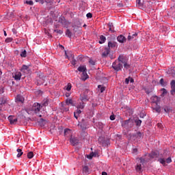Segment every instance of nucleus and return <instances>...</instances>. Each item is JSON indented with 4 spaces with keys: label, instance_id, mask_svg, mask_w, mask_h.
<instances>
[{
    "label": "nucleus",
    "instance_id": "4c0bfd02",
    "mask_svg": "<svg viewBox=\"0 0 175 175\" xmlns=\"http://www.w3.org/2000/svg\"><path fill=\"white\" fill-rule=\"evenodd\" d=\"M98 88H100V91L101 93L105 92V90H106V87H102V85H98Z\"/></svg>",
    "mask_w": 175,
    "mask_h": 175
},
{
    "label": "nucleus",
    "instance_id": "cd10ccee",
    "mask_svg": "<svg viewBox=\"0 0 175 175\" xmlns=\"http://www.w3.org/2000/svg\"><path fill=\"white\" fill-rule=\"evenodd\" d=\"M135 169L138 173H142V164H137Z\"/></svg>",
    "mask_w": 175,
    "mask_h": 175
},
{
    "label": "nucleus",
    "instance_id": "9d476101",
    "mask_svg": "<svg viewBox=\"0 0 175 175\" xmlns=\"http://www.w3.org/2000/svg\"><path fill=\"white\" fill-rule=\"evenodd\" d=\"M117 40L119 43H125L126 42V38L123 35H120L117 37Z\"/></svg>",
    "mask_w": 175,
    "mask_h": 175
},
{
    "label": "nucleus",
    "instance_id": "7ed1b4c3",
    "mask_svg": "<svg viewBox=\"0 0 175 175\" xmlns=\"http://www.w3.org/2000/svg\"><path fill=\"white\" fill-rule=\"evenodd\" d=\"M36 83L37 85H42V84L44 83V80H46V77L43 75V73H38L36 78Z\"/></svg>",
    "mask_w": 175,
    "mask_h": 175
},
{
    "label": "nucleus",
    "instance_id": "393cba45",
    "mask_svg": "<svg viewBox=\"0 0 175 175\" xmlns=\"http://www.w3.org/2000/svg\"><path fill=\"white\" fill-rule=\"evenodd\" d=\"M81 100L82 102H84L85 100H88V96L85 94H81Z\"/></svg>",
    "mask_w": 175,
    "mask_h": 175
},
{
    "label": "nucleus",
    "instance_id": "603ef678",
    "mask_svg": "<svg viewBox=\"0 0 175 175\" xmlns=\"http://www.w3.org/2000/svg\"><path fill=\"white\" fill-rule=\"evenodd\" d=\"M6 103V100L1 98L0 99V105H5Z\"/></svg>",
    "mask_w": 175,
    "mask_h": 175
},
{
    "label": "nucleus",
    "instance_id": "a18cd8bd",
    "mask_svg": "<svg viewBox=\"0 0 175 175\" xmlns=\"http://www.w3.org/2000/svg\"><path fill=\"white\" fill-rule=\"evenodd\" d=\"M95 61L94 60H93L92 59H90V60H89V64H90V65H92V66H94V65H95Z\"/></svg>",
    "mask_w": 175,
    "mask_h": 175
},
{
    "label": "nucleus",
    "instance_id": "09e8293b",
    "mask_svg": "<svg viewBox=\"0 0 175 175\" xmlns=\"http://www.w3.org/2000/svg\"><path fill=\"white\" fill-rule=\"evenodd\" d=\"M171 88H175V80H172L170 83Z\"/></svg>",
    "mask_w": 175,
    "mask_h": 175
},
{
    "label": "nucleus",
    "instance_id": "72a5a7b5",
    "mask_svg": "<svg viewBox=\"0 0 175 175\" xmlns=\"http://www.w3.org/2000/svg\"><path fill=\"white\" fill-rule=\"evenodd\" d=\"M94 156H95V154L94 153V152H90V154H88L87 156V159H92V158H94Z\"/></svg>",
    "mask_w": 175,
    "mask_h": 175
},
{
    "label": "nucleus",
    "instance_id": "a19ab883",
    "mask_svg": "<svg viewBox=\"0 0 175 175\" xmlns=\"http://www.w3.org/2000/svg\"><path fill=\"white\" fill-rule=\"evenodd\" d=\"M158 161L160 162L161 165H165V163H166V160H165V159H159Z\"/></svg>",
    "mask_w": 175,
    "mask_h": 175
},
{
    "label": "nucleus",
    "instance_id": "aec40b11",
    "mask_svg": "<svg viewBox=\"0 0 175 175\" xmlns=\"http://www.w3.org/2000/svg\"><path fill=\"white\" fill-rule=\"evenodd\" d=\"M29 70V67L26 65H23L21 69V71L23 73H27Z\"/></svg>",
    "mask_w": 175,
    "mask_h": 175
},
{
    "label": "nucleus",
    "instance_id": "4d7b16f0",
    "mask_svg": "<svg viewBox=\"0 0 175 175\" xmlns=\"http://www.w3.org/2000/svg\"><path fill=\"white\" fill-rule=\"evenodd\" d=\"M86 17H88V18H92V14L90 12L88 13Z\"/></svg>",
    "mask_w": 175,
    "mask_h": 175
},
{
    "label": "nucleus",
    "instance_id": "5fc2aeb1",
    "mask_svg": "<svg viewBox=\"0 0 175 175\" xmlns=\"http://www.w3.org/2000/svg\"><path fill=\"white\" fill-rule=\"evenodd\" d=\"M159 83L161 85H165V81L163 80V78H161L159 81Z\"/></svg>",
    "mask_w": 175,
    "mask_h": 175
},
{
    "label": "nucleus",
    "instance_id": "6ab92c4d",
    "mask_svg": "<svg viewBox=\"0 0 175 175\" xmlns=\"http://www.w3.org/2000/svg\"><path fill=\"white\" fill-rule=\"evenodd\" d=\"M84 107H85V103H84L83 101L79 103L77 105V109H79V110H83V109H84Z\"/></svg>",
    "mask_w": 175,
    "mask_h": 175
},
{
    "label": "nucleus",
    "instance_id": "2f4dec72",
    "mask_svg": "<svg viewBox=\"0 0 175 175\" xmlns=\"http://www.w3.org/2000/svg\"><path fill=\"white\" fill-rule=\"evenodd\" d=\"M135 122L137 126H140V125H142V120L136 119V120H135Z\"/></svg>",
    "mask_w": 175,
    "mask_h": 175
},
{
    "label": "nucleus",
    "instance_id": "7c9ffc66",
    "mask_svg": "<svg viewBox=\"0 0 175 175\" xmlns=\"http://www.w3.org/2000/svg\"><path fill=\"white\" fill-rule=\"evenodd\" d=\"M24 3H27V5H29L30 6H33V1L32 0H26V1H24Z\"/></svg>",
    "mask_w": 175,
    "mask_h": 175
},
{
    "label": "nucleus",
    "instance_id": "13d9d810",
    "mask_svg": "<svg viewBox=\"0 0 175 175\" xmlns=\"http://www.w3.org/2000/svg\"><path fill=\"white\" fill-rule=\"evenodd\" d=\"M139 161H140V163H142V165H144V162H146V159H144L142 157L139 158Z\"/></svg>",
    "mask_w": 175,
    "mask_h": 175
},
{
    "label": "nucleus",
    "instance_id": "473e14b6",
    "mask_svg": "<svg viewBox=\"0 0 175 175\" xmlns=\"http://www.w3.org/2000/svg\"><path fill=\"white\" fill-rule=\"evenodd\" d=\"M66 35L68 37V38H72V31H70V30H69V29H68L66 31Z\"/></svg>",
    "mask_w": 175,
    "mask_h": 175
},
{
    "label": "nucleus",
    "instance_id": "6e6d98bb",
    "mask_svg": "<svg viewBox=\"0 0 175 175\" xmlns=\"http://www.w3.org/2000/svg\"><path fill=\"white\" fill-rule=\"evenodd\" d=\"M72 65H76V60L75 59V55H72V61L71 62Z\"/></svg>",
    "mask_w": 175,
    "mask_h": 175
},
{
    "label": "nucleus",
    "instance_id": "79ce46f5",
    "mask_svg": "<svg viewBox=\"0 0 175 175\" xmlns=\"http://www.w3.org/2000/svg\"><path fill=\"white\" fill-rule=\"evenodd\" d=\"M127 62H126L124 64H123L125 69H129V68H131V65H129Z\"/></svg>",
    "mask_w": 175,
    "mask_h": 175
},
{
    "label": "nucleus",
    "instance_id": "3c124183",
    "mask_svg": "<svg viewBox=\"0 0 175 175\" xmlns=\"http://www.w3.org/2000/svg\"><path fill=\"white\" fill-rule=\"evenodd\" d=\"M13 41V38H8L7 39H5V42L6 43H10V42Z\"/></svg>",
    "mask_w": 175,
    "mask_h": 175
},
{
    "label": "nucleus",
    "instance_id": "0e129e2a",
    "mask_svg": "<svg viewBox=\"0 0 175 175\" xmlns=\"http://www.w3.org/2000/svg\"><path fill=\"white\" fill-rule=\"evenodd\" d=\"M108 27H109V28L114 29V26L113 25V23H109L108 24Z\"/></svg>",
    "mask_w": 175,
    "mask_h": 175
},
{
    "label": "nucleus",
    "instance_id": "f8f14e48",
    "mask_svg": "<svg viewBox=\"0 0 175 175\" xmlns=\"http://www.w3.org/2000/svg\"><path fill=\"white\" fill-rule=\"evenodd\" d=\"M8 120L12 125H13L17 122V118H15L14 116H10L8 117Z\"/></svg>",
    "mask_w": 175,
    "mask_h": 175
},
{
    "label": "nucleus",
    "instance_id": "e2e57ef3",
    "mask_svg": "<svg viewBox=\"0 0 175 175\" xmlns=\"http://www.w3.org/2000/svg\"><path fill=\"white\" fill-rule=\"evenodd\" d=\"M36 2H38V3H41V5H43V3H44V0H35Z\"/></svg>",
    "mask_w": 175,
    "mask_h": 175
},
{
    "label": "nucleus",
    "instance_id": "8fccbe9b",
    "mask_svg": "<svg viewBox=\"0 0 175 175\" xmlns=\"http://www.w3.org/2000/svg\"><path fill=\"white\" fill-rule=\"evenodd\" d=\"M44 2L48 5H53V0H45Z\"/></svg>",
    "mask_w": 175,
    "mask_h": 175
},
{
    "label": "nucleus",
    "instance_id": "423d86ee",
    "mask_svg": "<svg viewBox=\"0 0 175 175\" xmlns=\"http://www.w3.org/2000/svg\"><path fill=\"white\" fill-rule=\"evenodd\" d=\"M58 21L64 27H66V25H68V21H66V19L64 16H60L59 18V21Z\"/></svg>",
    "mask_w": 175,
    "mask_h": 175
},
{
    "label": "nucleus",
    "instance_id": "49530a36",
    "mask_svg": "<svg viewBox=\"0 0 175 175\" xmlns=\"http://www.w3.org/2000/svg\"><path fill=\"white\" fill-rule=\"evenodd\" d=\"M161 91L163 92L161 94L163 95V96H164V95H166V94H167V90H166V89L165 88L161 89Z\"/></svg>",
    "mask_w": 175,
    "mask_h": 175
},
{
    "label": "nucleus",
    "instance_id": "20e7f679",
    "mask_svg": "<svg viewBox=\"0 0 175 175\" xmlns=\"http://www.w3.org/2000/svg\"><path fill=\"white\" fill-rule=\"evenodd\" d=\"M112 68L116 72H120V70H122L123 66L118 60H116L112 64Z\"/></svg>",
    "mask_w": 175,
    "mask_h": 175
},
{
    "label": "nucleus",
    "instance_id": "c85d7f7f",
    "mask_svg": "<svg viewBox=\"0 0 175 175\" xmlns=\"http://www.w3.org/2000/svg\"><path fill=\"white\" fill-rule=\"evenodd\" d=\"M43 106H44V107L49 106V100L45 99V100H44L42 101L41 107H43Z\"/></svg>",
    "mask_w": 175,
    "mask_h": 175
},
{
    "label": "nucleus",
    "instance_id": "4be33fe9",
    "mask_svg": "<svg viewBox=\"0 0 175 175\" xmlns=\"http://www.w3.org/2000/svg\"><path fill=\"white\" fill-rule=\"evenodd\" d=\"M77 70L78 72H81L83 73V72H85V70H87V67L85 66H80L79 67H78Z\"/></svg>",
    "mask_w": 175,
    "mask_h": 175
},
{
    "label": "nucleus",
    "instance_id": "864d4df0",
    "mask_svg": "<svg viewBox=\"0 0 175 175\" xmlns=\"http://www.w3.org/2000/svg\"><path fill=\"white\" fill-rule=\"evenodd\" d=\"M131 77H129L128 78L125 79L124 83L125 84H129Z\"/></svg>",
    "mask_w": 175,
    "mask_h": 175
},
{
    "label": "nucleus",
    "instance_id": "69168bd1",
    "mask_svg": "<svg viewBox=\"0 0 175 175\" xmlns=\"http://www.w3.org/2000/svg\"><path fill=\"white\" fill-rule=\"evenodd\" d=\"M110 120H111V121H114V120H116V116L111 115L110 116Z\"/></svg>",
    "mask_w": 175,
    "mask_h": 175
},
{
    "label": "nucleus",
    "instance_id": "f257e3e1",
    "mask_svg": "<svg viewBox=\"0 0 175 175\" xmlns=\"http://www.w3.org/2000/svg\"><path fill=\"white\" fill-rule=\"evenodd\" d=\"M40 107H42L40 104L35 103L31 108L27 109L26 111L28 114H37L38 117H42V115L39 114Z\"/></svg>",
    "mask_w": 175,
    "mask_h": 175
},
{
    "label": "nucleus",
    "instance_id": "e433bc0d",
    "mask_svg": "<svg viewBox=\"0 0 175 175\" xmlns=\"http://www.w3.org/2000/svg\"><path fill=\"white\" fill-rule=\"evenodd\" d=\"M21 57L25 58V57H27V51L23 50L22 52L21 53Z\"/></svg>",
    "mask_w": 175,
    "mask_h": 175
},
{
    "label": "nucleus",
    "instance_id": "680f3d73",
    "mask_svg": "<svg viewBox=\"0 0 175 175\" xmlns=\"http://www.w3.org/2000/svg\"><path fill=\"white\" fill-rule=\"evenodd\" d=\"M73 31H74V32H77V31L79 30V27H77V26H73Z\"/></svg>",
    "mask_w": 175,
    "mask_h": 175
},
{
    "label": "nucleus",
    "instance_id": "052dcab7",
    "mask_svg": "<svg viewBox=\"0 0 175 175\" xmlns=\"http://www.w3.org/2000/svg\"><path fill=\"white\" fill-rule=\"evenodd\" d=\"M165 162H166L167 163H170L172 162V158H171V157H168V158L166 159Z\"/></svg>",
    "mask_w": 175,
    "mask_h": 175
},
{
    "label": "nucleus",
    "instance_id": "b1692460",
    "mask_svg": "<svg viewBox=\"0 0 175 175\" xmlns=\"http://www.w3.org/2000/svg\"><path fill=\"white\" fill-rule=\"evenodd\" d=\"M158 152H152L150 154L149 157L150 158L154 159V158H157L158 157Z\"/></svg>",
    "mask_w": 175,
    "mask_h": 175
},
{
    "label": "nucleus",
    "instance_id": "f704fd0d",
    "mask_svg": "<svg viewBox=\"0 0 175 175\" xmlns=\"http://www.w3.org/2000/svg\"><path fill=\"white\" fill-rule=\"evenodd\" d=\"M27 158L29 159H32L33 158V152H29L27 153Z\"/></svg>",
    "mask_w": 175,
    "mask_h": 175
},
{
    "label": "nucleus",
    "instance_id": "9b49d317",
    "mask_svg": "<svg viewBox=\"0 0 175 175\" xmlns=\"http://www.w3.org/2000/svg\"><path fill=\"white\" fill-rule=\"evenodd\" d=\"M144 136V134L140 131H137L136 133L133 134V137L136 139H142Z\"/></svg>",
    "mask_w": 175,
    "mask_h": 175
},
{
    "label": "nucleus",
    "instance_id": "f3484780",
    "mask_svg": "<svg viewBox=\"0 0 175 175\" xmlns=\"http://www.w3.org/2000/svg\"><path fill=\"white\" fill-rule=\"evenodd\" d=\"M110 54V50H109L107 47L105 48V51L102 53L103 58H106L107 55Z\"/></svg>",
    "mask_w": 175,
    "mask_h": 175
},
{
    "label": "nucleus",
    "instance_id": "39448f33",
    "mask_svg": "<svg viewBox=\"0 0 175 175\" xmlns=\"http://www.w3.org/2000/svg\"><path fill=\"white\" fill-rule=\"evenodd\" d=\"M80 142V140L77 137H73L70 136V143L71 146H73L74 147H76V146H79V143Z\"/></svg>",
    "mask_w": 175,
    "mask_h": 175
},
{
    "label": "nucleus",
    "instance_id": "412c9836",
    "mask_svg": "<svg viewBox=\"0 0 175 175\" xmlns=\"http://www.w3.org/2000/svg\"><path fill=\"white\" fill-rule=\"evenodd\" d=\"M83 174H85V175L90 174V168H88V166L85 165L83 167Z\"/></svg>",
    "mask_w": 175,
    "mask_h": 175
},
{
    "label": "nucleus",
    "instance_id": "a878e982",
    "mask_svg": "<svg viewBox=\"0 0 175 175\" xmlns=\"http://www.w3.org/2000/svg\"><path fill=\"white\" fill-rule=\"evenodd\" d=\"M168 75H172L173 77L175 76V70L174 68H170L167 71Z\"/></svg>",
    "mask_w": 175,
    "mask_h": 175
},
{
    "label": "nucleus",
    "instance_id": "f03ea898",
    "mask_svg": "<svg viewBox=\"0 0 175 175\" xmlns=\"http://www.w3.org/2000/svg\"><path fill=\"white\" fill-rule=\"evenodd\" d=\"M120 124L122 128H124V129H131V128H133V119L132 118H129L126 120H120Z\"/></svg>",
    "mask_w": 175,
    "mask_h": 175
},
{
    "label": "nucleus",
    "instance_id": "dca6fc26",
    "mask_svg": "<svg viewBox=\"0 0 175 175\" xmlns=\"http://www.w3.org/2000/svg\"><path fill=\"white\" fill-rule=\"evenodd\" d=\"M80 114H81V109H77V110L74 112V117L76 118V120L79 119Z\"/></svg>",
    "mask_w": 175,
    "mask_h": 175
},
{
    "label": "nucleus",
    "instance_id": "774afa93",
    "mask_svg": "<svg viewBox=\"0 0 175 175\" xmlns=\"http://www.w3.org/2000/svg\"><path fill=\"white\" fill-rule=\"evenodd\" d=\"M77 27H78V28H79L80 27H81V24L80 23V21H77Z\"/></svg>",
    "mask_w": 175,
    "mask_h": 175
},
{
    "label": "nucleus",
    "instance_id": "bf43d9fd",
    "mask_svg": "<svg viewBox=\"0 0 175 175\" xmlns=\"http://www.w3.org/2000/svg\"><path fill=\"white\" fill-rule=\"evenodd\" d=\"M171 89H172L170 91L171 95H174L175 94V88H171Z\"/></svg>",
    "mask_w": 175,
    "mask_h": 175
},
{
    "label": "nucleus",
    "instance_id": "1a4fd4ad",
    "mask_svg": "<svg viewBox=\"0 0 175 175\" xmlns=\"http://www.w3.org/2000/svg\"><path fill=\"white\" fill-rule=\"evenodd\" d=\"M137 39V33H135L133 34L129 33L127 40L131 41V40H136Z\"/></svg>",
    "mask_w": 175,
    "mask_h": 175
},
{
    "label": "nucleus",
    "instance_id": "338daca9",
    "mask_svg": "<svg viewBox=\"0 0 175 175\" xmlns=\"http://www.w3.org/2000/svg\"><path fill=\"white\" fill-rule=\"evenodd\" d=\"M109 32H111V33H114V32H116V31H114V29L111 28V27H109Z\"/></svg>",
    "mask_w": 175,
    "mask_h": 175
},
{
    "label": "nucleus",
    "instance_id": "bb28decb",
    "mask_svg": "<svg viewBox=\"0 0 175 175\" xmlns=\"http://www.w3.org/2000/svg\"><path fill=\"white\" fill-rule=\"evenodd\" d=\"M18 154H17V158H20L21 157V155H23L24 154V152H23V150L18 148L16 150Z\"/></svg>",
    "mask_w": 175,
    "mask_h": 175
},
{
    "label": "nucleus",
    "instance_id": "37998d69",
    "mask_svg": "<svg viewBox=\"0 0 175 175\" xmlns=\"http://www.w3.org/2000/svg\"><path fill=\"white\" fill-rule=\"evenodd\" d=\"M154 109L157 111V113H161V106L157 105Z\"/></svg>",
    "mask_w": 175,
    "mask_h": 175
},
{
    "label": "nucleus",
    "instance_id": "2eb2a0df",
    "mask_svg": "<svg viewBox=\"0 0 175 175\" xmlns=\"http://www.w3.org/2000/svg\"><path fill=\"white\" fill-rule=\"evenodd\" d=\"M136 6L139 9H143V8H144V4L143 3V1L142 2V0H136Z\"/></svg>",
    "mask_w": 175,
    "mask_h": 175
},
{
    "label": "nucleus",
    "instance_id": "ea45409f",
    "mask_svg": "<svg viewBox=\"0 0 175 175\" xmlns=\"http://www.w3.org/2000/svg\"><path fill=\"white\" fill-rule=\"evenodd\" d=\"M66 90V91H70L72 90V84L70 83H68Z\"/></svg>",
    "mask_w": 175,
    "mask_h": 175
},
{
    "label": "nucleus",
    "instance_id": "0eeeda50",
    "mask_svg": "<svg viewBox=\"0 0 175 175\" xmlns=\"http://www.w3.org/2000/svg\"><path fill=\"white\" fill-rule=\"evenodd\" d=\"M117 61H118L122 65V64L128 62V60H126V58L124 57L123 55H120Z\"/></svg>",
    "mask_w": 175,
    "mask_h": 175
},
{
    "label": "nucleus",
    "instance_id": "c03bdc74",
    "mask_svg": "<svg viewBox=\"0 0 175 175\" xmlns=\"http://www.w3.org/2000/svg\"><path fill=\"white\" fill-rule=\"evenodd\" d=\"M54 32H56L57 33H59V35H62V33H64V31L61 29H55Z\"/></svg>",
    "mask_w": 175,
    "mask_h": 175
},
{
    "label": "nucleus",
    "instance_id": "58836bf2",
    "mask_svg": "<svg viewBox=\"0 0 175 175\" xmlns=\"http://www.w3.org/2000/svg\"><path fill=\"white\" fill-rule=\"evenodd\" d=\"M146 94H147V95H150V94H151V92H152V91H154V90L152 88L151 89H146Z\"/></svg>",
    "mask_w": 175,
    "mask_h": 175
},
{
    "label": "nucleus",
    "instance_id": "a211bd4d",
    "mask_svg": "<svg viewBox=\"0 0 175 175\" xmlns=\"http://www.w3.org/2000/svg\"><path fill=\"white\" fill-rule=\"evenodd\" d=\"M16 102H21V103H24V97L20 94H18L16 98Z\"/></svg>",
    "mask_w": 175,
    "mask_h": 175
},
{
    "label": "nucleus",
    "instance_id": "6e6552de",
    "mask_svg": "<svg viewBox=\"0 0 175 175\" xmlns=\"http://www.w3.org/2000/svg\"><path fill=\"white\" fill-rule=\"evenodd\" d=\"M116 46L117 42L109 41L108 42V45L106 48L110 51L111 49H115Z\"/></svg>",
    "mask_w": 175,
    "mask_h": 175
},
{
    "label": "nucleus",
    "instance_id": "4468645a",
    "mask_svg": "<svg viewBox=\"0 0 175 175\" xmlns=\"http://www.w3.org/2000/svg\"><path fill=\"white\" fill-rule=\"evenodd\" d=\"M159 97L158 96H154L152 97V102L154 103L156 106H158V102H159Z\"/></svg>",
    "mask_w": 175,
    "mask_h": 175
},
{
    "label": "nucleus",
    "instance_id": "c9c22d12",
    "mask_svg": "<svg viewBox=\"0 0 175 175\" xmlns=\"http://www.w3.org/2000/svg\"><path fill=\"white\" fill-rule=\"evenodd\" d=\"M68 135H70V129H64V136H68Z\"/></svg>",
    "mask_w": 175,
    "mask_h": 175
},
{
    "label": "nucleus",
    "instance_id": "5701e85b",
    "mask_svg": "<svg viewBox=\"0 0 175 175\" xmlns=\"http://www.w3.org/2000/svg\"><path fill=\"white\" fill-rule=\"evenodd\" d=\"M105 42H106V37L103 35L100 36V40L98 43H100V44H103V43H105Z\"/></svg>",
    "mask_w": 175,
    "mask_h": 175
},
{
    "label": "nucleus",
    "instance_id": "ddd939ff",
    "mask_svg": "<svg viewBox=\"0 0 175 175\" xmlns=\"http://www.w3.org/2000/svg\"><path fill=\"white\" fill-rule=\"evenodd\" d=\"M13 77L16 81L21 80V72H15L14 75H13Z\"/></svg>",
    "mask_w": 175,
    "mask_h": 175
},
{
    "label": "nucleus",
    "instance_id": "de8ad7c7",
    "mask_svg": "<svg viewBox=\"0 0 175 175\" xmlns=\"http://www.w3.org/2000/svg\"><path fill=\"white\" fill-rule=\"evenodd\" d=\"M82 73H83V76L84 77H85V80H87V79L88 78V75L87 74V70L84 71V72H82Z\"/></svg>",
    "mask_w": 175,
    "mask_h": 175
},
{
    "label": "nucleus",
    "instance_id": "c756f323",
    "mask_svg": "<svg viewBox=\"0 0 175 175\" xmlns=\"http://www.w3.org/2000/svg\"><path fill=\"white\" fill-rule=\"evenodd\" d=\"M66 103L67 105H72V106H75V104H73V100L70 99V98H68L66 100Z\"/></svg>",
    "mask_w": 175,
    "mask_h": 175
}]
</instances>
